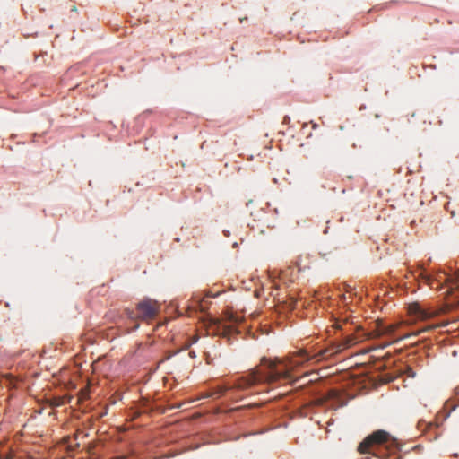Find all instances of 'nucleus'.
<instances>
[{"label": "nucleus", "instance_id": "1", "mask_svg": "<svg viewBox=\"0 0 459 459\" xmlns=\"http://www.w3.org/2000/svg\"><path fill=\"white\" fill-rule=\"evenodd\" d=\"M342 351H343V346L337 343L320 350L313 356H310L306 351L300 350L299 352L293 353L290 357L284 359L277 358L274 360H272L264 357L262 358V364L267 366V372L261 375L259 371L255 370L247 379L244 380V385L245 386H248L261 380H265L269 383H278L281 380H290L291 372L296 368L301 366L304 362L313 359H316L317 360L326 359Z\"/></svg>", "mask_w": 459, "mask_h": 459}, {"label": "nucleus", "instance_id": "2", "mask_svg": "<svg viewBox=\"0 0 459 459\" xmlns=\"http://www.w3.org/2000/svg\"><path fill=\"white\" fill-rule=\"evenodd\" d=\"M342 351H343V346L337 343L320 350L313 356H310L306 351L300 350L299 352L293 353L290 357L284 359L277 358L274 360H272L264 357L262 358V364L267 366V372L261 375L259 371L255 370L247 379L244 380V385L245 386H248L261 380H265L269 383H278L281 380H290L291 372L296 368L301 366L304 362L313 359H316L317 360L326 359Z\"/></svg>", "mask_w": 459, "mask_h": 459}, {"label": "nucleus", "instance_id": "3", "mask_svg": "<svg viewBox=\"0 0 459 459\" xmlns=\"http://www.w3.org/2000/svg\"><path fill=\"white\" fill-rule=\"evenodd\" d=\"M342 351H343V346L337 343L320 350L313 356H310L306 351L300 350L299 352L293 353L290 357L284 359L277 358L274 360H272L264 357L262 358V364L267 366V372L261 375L259 371L255 370L247 379L244 380V385L245 386H248L261 380H265L269 383H278L281 380H290L291 372L296 368L301 366L304 362L313 359H316L317 360L326 359Z\"/></svg>", "mask_w": 459, "mask_h": 459}, {"label": "nucleus", "instance_id": "4", "mask_svg": "<svg viewBox=\"0 0 459 459\" xmlns=\"http://www.w3.org/2000/svg\"><path fill=\"white\" fill-rule=\"evenodd\" d=\"M160 304L152 299H144L136 305V312L127 309L126 315L133 321H150L160 313Z\"/></svg>", "mask_w": 459, "mask_h": 459}, {"label": "nucleus", "instance_id": "5", "mask_svg": "<svg viewBox=\"0 0 459 459\" xmlns=\"http://www.w3.org/2000/svg\"><path fill=\"white\" fill-rule=\"evenodd\" d=\"M255 370L259 371V373H261V375H264L267 372V366L266 365H263L262 364V361L260 362V365L252 368L251 370H249L245 376L239 377L232 386H226V385H221V386H218L216 387L212 392V394H210V396L212 397H214V398H220L221 396H223L228 391L230 390H232V389H238V390H247V389H250L257 385H260V384H267V385H273V383H269L267 381H264V380H261L259 382H256V383H254L248 386H245V381L246 379H247L249 377V376H251V374L253 372H255Z\"/></svg>", "mask_w": 459, "mask_h": 459}, {"label": "nucleus", "instance_id": "6", "mask_svg": "<svg viewBox=\"0 0 459 459\" xmlns=\"http://www.w3.org/2000/svg\"><path fill=\"white\" fill-rule=\"evenodd\" d=\"M390 439L391 435L388 432L382 429L374 431L359 445L358 451L360 454H372L378 456V447L388 443Z\"/></svg>", "mask_w": 459, "mask_h": 459}, {"label": "nucleus", "instance_id": "7", "mask_svg": "<svg viewBox=\"0 0 459 459\" xmlns=\"http://www.w3.org/2000/svg\"><path fill=\"white\" fill-rule=\"evenodd\" d=\"M408 313L419 320H427L438 315L437 310L429 307H424L418 302H413L408 305Z\"/></svg>", "mask_w": 459, "mask_h": 459}, {"label": "nucleus", "instance_id": "8", "mask_svg": "<svg viewBox=\"0 0 459 459\" xmlns=\"http://www.w3.org/2000/svg\"><path fill=\"white\" fill-rule=\"evenodd\" d=\"M418 428L420 429H421L422 431H426V432L431 434L432 430H435L437 428H438V424L434 421L426 422V421L421 420L418 423ZM437 436H438V433H436V432L433 434V436L430 435V437L433 438H437Z\"/></svg>", "mask_w": 459, "mask_h": 459}, {"label": "nucleus", "instance_id": "9", "mask_svg": "<svg viewBox=\"0 0 459 459\" xmlns=\"http://www.w3.org/2000/svg\"><path fill=\"white\" fill-rule=\"evenodd\" d=\"M359 341L354 336H347L345 340L342 342H340L342 346H343V350L351 347L355 343H357Z\"/></svg>", "mask_w": 459, "mask_h": 459}, {"label": "nucleus", "instance_id": "10", "mask_svg": "<svg viewBox=\"0 0 459 459\" xmlns=\"http://www.w3.org/2000/svg\"><path fill=\"white\" fill-rule=\"evenodd\" d=\"M228 319L231 322H238V317H235L233 315H230L228 316Z\"/></svg>", "mask_w": 459, "mask_h": 459}, {"label": "nucleus", "instance_id": "11", "mask_svg": "<svg viewBox=\"0 0 459 459\" xmlns=\"http://www.w3.org/2000/svg\"><path fill=\"white\" fill-rule=\"evenodd\" d=\"M394 328H395L394 325H390L388 327V329L385 332H383L382 333H392V332L394 331Z\"/></svg>", "mask_w": 459, "mask_h": 459}, {"label": "nucleus", "instance_id": "12", "mask_svg": "<svg viewBox=\"0 0 459 459\" xmlns=\"http://www.w3.org/2000/svg\"><path fill=\"white\" fill-rule=\"evenodd\" d=\"M170 355L167 356L165 359L160 360L159 364L162 363L165 359H169Z\"/></svg>", "mask_w": 459, "mask_h": 459}, {"label": "nucleus", "instance_id": "13", "mask_svg": "<svg viewBox=\"0 0 459 459\" xmlns=\"http://www.w3.org/2000/svg\"><path fill=\"white\" fill-rule=\"evenodd\" d=\"M229 332H230V328L226 329V330L224 331L223 334H224V335H227V334L229 333Z\"/></svg>", "mask_w": 459, "mask_h": 459}, {"label": "nucleus", "instance_id": "14", "mask_svg": "<svg viewBox=\"0 0 459 459\" xmlns=\"http://www.w3.org/2000/svg\"><path fill=\"white\" fill-rule=\"evenodd\" d=\"M138 327H139V324H138V323H136V324L134 325V327H133V328H134V329H137Z\"/></svg>", "mask_w": 459, "mask_h": 459}, {"label": "nucleus", "instance_id": "15", "mask_svg": "<svg viewBox=\"0 0 459 459\" xmlns=\"http://www.w3.org/2000/svg\"><path fill=\"white\" fill-rule=\"evenodd\" d=\"M199 306H200V309L204 310V307H203L202 304H200Z\"/></svg>", "mask_w": 459, "mask_h": 459}]
</instances>
